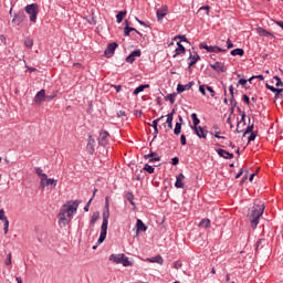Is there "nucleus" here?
<instances>
[{
	"label": "nucleus",
	"instance_id": "60",
	"mask_svg": "<svg viewBox=\"0 0 283 283\" xmlns=\"http://www.w3.org/2000/svg\"><path fill=\"white\" fill-rule=\"evenodd\" d=\"M180 143L181 145H187V137L185 135L180 136Z\"/></svg>",
	"mask_w": 283,
	"mask_h": 283
},
{
	"label": "nucleus",
	"instance_id": "35",
	"mask_svg": "<svg viewBox=\"0 0 283 283\" xmlns=\"http://www.w3.org/2000/svg\"><path fill=\"white\" fill-rule=\"evenodd\" d=\"M24 45L25 48H28L29 50H31L32 45H34V40L30 39V38H27L24 40Z\"/></svg>",
	"mask_w": 283,
	"mask_h": 283
},
{
	"label": "nucleus",
	"instance_id": "30",
	"mask_svg": "<svg viewBox=\"0 0 283 283\" xmlns=\"http://www.w3.org/2000/svg\"><path fill=\"white\" fill-rule=\"evenodd\" d=\"M127 17V11H119L116 15L117 23H123V19Z\"/></svg>",
	"mask_w": 283,
	"mask_h": 283
},
{
	"label": "nucleus",
	"instance_id": "23",
	"mask_svg": "<svg viewBox=\"0 0 283 283\" xmlns=\"http://www.w3.org/2000/svg\"><path fill=\"white\" fill-rule=\"evenodd\" d=\"M256 32H258L259 36H273V33H272V32L266 31V30H265L264 28H262V27H259V28L256 29Z\"/></svg>",
	"mask_w": 283,
	"mask_h": 283
},
{
	"label": "nucleus",
	"instance_id": "3",
	"mask_svg": "<svg viewBox=\"0 0 283 283\" xmlns=\"http://www.w3.org/2000/svg\"><path fill=\"white\" fill-rule=\"evenodd\" d=\"M108 224H109V208L105 209V211L103 212V222H102L101 233L97 240V244H103L105 242V238H107Z\"/></svg>",
	"mask_w": 283,
	"mask_h": 283
},
{
	"label": "nucleus",
	"instance_id": "57",
	"mask_svg": "<svg viewBox=\"0 0 283 283\" xmlns=\"http://www.w3.org/2000/svg\"><path fill=\"white\" fill-rule=\"evenodd\" d=\"M200 48H201L202 50H206L207 52H209V49H210V46L207 45V42H202V43L200 44Z\"/></svg>",
	"mask_w": 283,
	"mask_h": 283
},
{
	"label": "nucleus",
	"instance_id": "6",
	"mask_svg": "<svg viewBox=\"0 0 283 283\" xmlns=\"http://www.w3.org/2000/svg\"><path fill=\"white\" fill-rule=\"evenodd\" d=\"M25 12L27 14H30V21H32V23H36V4H28L25 7Z\"/></svg>",
	"mask_w": 283,
	"mask_h": 283
},
{
	"label": "nucleus",
	"instance_id": "5",
	"mask_svg": "<svg viewBox=\"0 0 283 283\" xmlns=\"http://www.w3.org/2000/svg\"><path fill=\"white\" fill-rule=\"evenodd\" d=\"M109 261L115 262V264H123V266H132L129 258L125 256V254H111Z\"/></svg>",
	"mask_w": 283,
	"mask_h": 283
},
{
	"label": "nucleus",
	"instance_id": "40",
	"mask_svg": "<svg viewBox=\"0 0 283 283\" xmlns=\"http://www.w3.org/2000/svg\"><path fill=\"white\" fill-rule=\"evenodd\" d=\"M163 118H165V116H161V117L153 120V124H150V126H153V129H158V123H160V120H163Z\"/></svg>",
	"mask_w": 283,
	"mask_h": 283
},
{
	"label": "nucleus",
	"instance_id": "15",
	"mask_svg": "<svg viewBox=\"0 0 283 283\" xmlns=\"http://www.w3.org/2000/svg\"><path fill=\"white\" fill-rule=\"evenodd\" d=\"M217 154H218V156H220L221 158H224L226 160H231V158H233V154H231L222 148H218Z\"/></svg>",
	"mask_w": 283,
	"mask_h": 283
},
{
	"label": "nucleus",
	"instance_id": "63",
	"mask_svg": "<svg viewBox=\"0 0 283 283\" xmlns=\"http://www.w3.org/2000/svg\"><path fill=\"white\" fill-rule=\"evenodd\" d=\"M180 266H182V263H180L179 261L175 262V269H180Z\"/></svg>",
	"mask_w": 283,
	"mask_h": 283
},
{
	"label": "nucleus",
	"instance_id": "20",
	"mask_svg": "<svg viewBox=\"0 0 283 283\" xmlns=\"http://www.w3.org/2000/svg\"><path fill=\"white\" fill-rule=\"evenodd\" d=\"M95 140L92 138V135H88V140L86 145V150L88 154L94 155L95 148H94Z\"/></svg>",
	"mask_w": 283,
	"mask_h": 283
},
{
	"label": "nucleus",
	"instance_id": "4",
	"mask_svg": "<svg viewBox=\"0 0 283 283\" xmlns=\"http://www.w3.org/2000/svg\"><path fill=\"white\" fill-rule=\"evenodd\" d=\"M191 119L193 123V126H191V129H193L198 138H207V130H203L201 126H199V129L201 130V135H200V130H198V125H200V119L198 118V115L196 113L191 114Z\"/></svg>",
	"mask_w": 283,
	"mask_h": 283
},
{
	"label": "nucleus",
	"instance_id": "33",
	"mask_svg": "<svg viewBox=\"0 0 283 283\" xmlns=\"http://www.w3.org/2000/svg\"><path fill=\"white\" fill-rule=\"evenodd\" d=\"M232 56H244V50L242 49H234L230 52Z\"/></svg>",
	"mask_w": 283,
	"mask_h": 283
},
{
	"label": "nucleus",
	"instance_id": "48",
	"mask_svg": "<svg viewBox=\"0 0 283 283\" xmlns=\"http://www.w3.org/2000/svg\"><path fill=\"white\" fill-rule=\"evenodd\" d=\"M9 229H10V221H4V227H3L4 235H8Z\"/></svg>",
	"mask_w": 283,
	"mask_h": 283
},
{
	"label": "nucleus",
	"instance_id": "31",
	"mask_svg": "<svg viewBox=\"0 0 283 283\" xmlns=\"http://www.w3.org/2000/svg\"><path fill=\"white\" fill-rule=\"evenodd\" d=\"M136 227L137 231H147V226L140 219L137 220Z\"/></svg>",
	"mask_w": 283,
	"mask_h": 283
},
{
	"label": "nucleus",
	"instance_id": "27",
	"mask_svg": "<svg viewBox=\"0 0 283 283\" xmlns=\"http://www.w3.org/2000/svg\"><path fill=\"white\" fill-rule=\"evenodd\" d=\"M198 227H200L201 229H209V227H211V220L209 219H202Z\"/></svg>",
	"mask_w": 283,
	"mask_h": 283
},
{
	"label": "nucleus",
	"instance_id": "39",
	"mask_svg": "<svg viewBox=\"0 0 283 283\" xmlns=\"http://www.w3.org/2000/svg\"><path fill=\"white\" fill-rule=\"evenodd\" d=\"M0 221H2L3 223L9 221L8 217H6V210L3 209H0Z\"/></svg>",
	"mask_w": 283,
	"mask_h": 283
},
{
	"label": "nucleus",
	"instance_id": "50",
	"mask_svg": "<svg viewBox=\"0 0 283 283\" xmlns=\"http://www.w3.org/2000/svg\"><path fill=\"white\" fill-rule=\"evenodd\" d=\"M255 138H258V133H255V132L251 133L249 138H248V143H251V142L255 140Z\"/></svg>",
	"mask_w": 283,
	"mask_h": 283
},
{
	"label": "nucleus",
	"instance_id": "32",
	"mask_svg": "<svg viewBox=\"0 0 283 283\" xmlns=\"http://www.w3.org/2000/svg\"><path fill=\"white\" fill-rule=\"evenodd\" d=\"M208 52H213L216 54L220 53V52H227V49H222L220 46H210L209 51Z\"/></svg>",
	"mask_w": 283,
	"mask_h": 283
},
{
	"label": "nucleus",
	"instance_id": "52",
	"mask_svg": "<svg viewBox=\"0 0 283 283\" xmlns=\"http://www.w3.org/2000/svg\"><path fill=\"white\" fill-rule=\"evenodd\" d=\"M206 90L210 93V96L213 98L216 96V91L211 86H206Z\"/></svg>",
	"mask_w": 283,
	"mask_h": 283
},
{
	"label": "nucleus",
	"instance_id": "8",
	"mask_svg": "<svg viewBox=\"0 0 283 283\" xmlns=\"http://www.w3.org/2000/svg\"><path fill=\"white\" fill-rule=\"evenodd\" d=\"M167 12H169V7L161 6L159 9H157V21H163L165 17H167Z\"/></svg>",
	"mask_w": 283,
	"mask_h": 283
},
{
	"label": "nucleus",
	"instance_id": "12",
	"mask_svg": "<svg viewBox=\"0 0 283 283\" xmlns=\"http://www.w3.org/2000/svg\"><path fill=\"white\" fill-rule=\"evenodd\" d=\"M125 23H126V27L124 28V36H129L130 32H136L137 34H139V36H143V34H140V32H138L136 28L129 27L128 20H126Z\"/></svg>",
	"mask_w": 283,
	"mask_h": 283
},
{
	"label": "nucleus",
	"instance_id": "42",
	"mask_svg": "<svg viewBox=\"0 0 283 283\" xmlns=\"http://www.w3.org/2000/svg\"><path fill=\"white\" fill-rule=\"evenodd\" d=\"M144 171H147L148 174H154L155 168L153 166H150L149 164H146L144 166Z\"/></svg>",
	"mask_w": 283,
	"mask_h": 283
},
{
	"label": "nucleus",
	"instance_id": "34",
	"mask_svg": "<svg viewBox=\"0 0 283 283\" xmlns=\"http://www.w3.org/2000/svg\"><path fill=\"white\" fill-rule=\"evenodd\" d=\"M180 132H182V123H176L174 129L175 136H180Z\"/></svg>",
	"mask_w": 283,
	"mask_h": 283
},
{
	"label": "nucleus",
	"instance_id": "17",
	"mask_svg": "<svg viewBox=\"0 0 283 283\" xmlns=\"http://www.w3.org/2000/svg\"><path fill=\"white\" fill-rule=\"evenodd\" d=\"M107 136H109V133H107V130L101 132L98 136V145H107Z\"/></svg>",
	"mask_w": 283,
	"mask_h": 283
},
{
	"label": "nucleus",
	"instance_id": "9",
	"mask_svg": "<svg viewBox=\"0 0 283 283\" xmlns=\"http://www.w3.org/2000/svg\"><path fill=\"white\" fill-rule=\"evenodd\" d=\"M193 85H196V83L193 81L189 82L186 85L178 84L177 85V94H182V92H189V90H191V87H193Z\"/></svg>",
	"mask_w": 283,
	"mask_h": 283
},
{
	"label": "nucleus",
	"instance_id": "2",
	"mask_svg": "<svg viewBox=\"0 0 283 283\" xmlns=\"http://www.w3.org/2000/svg\"><path fill=\"white\" fill-rule=\"evenodd\" d=\"M264 209V203L253 206L252 212L250 214V223L252 229H256L258 224H260V218H262Z\"/></svg>",
	"mask_w": 283,
	"mask_h": 283
},
{
	"label": "nucleus",
	"instance_id": "10",
	"mask_svg": "<svg viewBox=\"0 0 283 283\" xmlns=\"http://www.w3.org/2000/svg\"><path fill=\"white\" fill-rule=\"evenodd\" d=\"M33 102L35 105H41V103L45 102V90L42 88L40 92H38L33 98Z\"/></svg>",
	"mask_w": 283,
	"mask_h": 283
},
{
	"label": "nucleus",
	"instance_id": "29",
	"mask_svg": "<svg viewBox=\"0 0 283 283\" xmlns=\"http://www.w3.org/2000/svg\"><path fill=\"white\" fill-rule=\"evenodd\" d=\"M34 171L36 176H39L40 180L43 178H48V175L43 172V169H41V167H35Z\"/></svg>",
	"mask_w": 283,
	"mask_h": 283
},
{
	"label": "nucleus",
	"instance_id": "13",
	"mask_svg": "<svg viewBox=\"0 0 283 283\" xmlns=\"http://www.w3.org/2000/svg\"><path fill=\"white\" fill-rule=\"evenodd\" d=\"M145 160H149V163H160V156H158V153H150L148 155L144 156Z\"/></svg>",
	"mask_w": 283,
	"mask_h": 283
},
{
	"label": "nucleus",
	"instance_id": "61",
	"mask_svg": "<svg viewBox=\"0 0 283 283\" xmlns=\"http://www.w3.org/2000/svg\"><path fill=\"white\" fill-rule=\"evenodd\" d=\"M105 209H109V197H105Z\"/></svg>",
	"mask_w": 283,
	"mask_h": 283
},
{
	"label": "nucleus",
	"instance_id": "53",
	"mask_svg": "<svg viewBox=\"0 0 283 283\" xmlns=\"http://www.w3.org/2000/svg\"><path fill=\"white\" fill-rule=\"evenodd\" d=\"M242 101H243V103H245L247 105H251V99L249 98V95L243 94Z\"/></svg>",
	"mask_w": 283,
	"mask_h": 283
},
{
	"label": "nucleus",
	"instance_id": "44",
	"mask_svg": "<svg viewBox=\"0 0 283 283\" xmlns=\"http://www.w3.org/2000/svg\"><path fill=\"white\" fill-rule=\"evenodd\" d=\"M4 264L7 266H10V264H12V253H9L7 259L4 260Z\"/></svg>",
	"mask_w": 283,
	"mask_h": 283
},
{
	"label": "nucleus",
	"instance_id": "1",
	"mask_svg": "<svg viewBox=\"0 0 283 283\" xmlns=\"http://www.w3.org/2000/svg\"><path fill=\"white\" fill-rule=\"evenodd\" d=\"M80 205H81V201L74 200V201H69L61 208L57 216L60 227L63 228L66 224H70V222H72V216L76 213Z\"/></svg>",
	"mask_w": 283,
	"mask_h": 283
},
{
	"label": "nucleus",
	"instance_id": "25",
	"mask_svg": "<svg viewBox=\"0 0 283 283\" xmlns=\"http://www.w3.org/2000/svg\"><path fill=\"white\" fill-rule=\"evenodd\" d=\"M45 185H46V187H52L53 189H55L56 185H57V180L54 178H48V176H46Z\"/></svg>",
	"mask_w": 283,
	"mask_h": 283
},
{
	"label": "nucleus",
	"instance_id": "54",
	"mask_svg": "<svg viewBox=\"0 0 283 283\" xmlns=\"http://www.w3.org/2000/svg\"><path fill=\"white\" fill-rule=\"evenodd\" d=\"M199 92H200L203 96H207V86L200 85V86H199Z\"/></svg>",
	"mask_w": 283,
	"mask_h": 283
},
{
	"label": "nucleus",
	"instance_id": "45",
	"mask_svg": "<svg viewBox=\"0 0 283 283\" xmlns=\"http://www.w3.org/2000/svg\"><path fill=\"white\" fill-rule=\"evenodd\" d=\"M46 177L40 179V186L39 189H45V187H48V185L45 184Z\"/></svg>",
	"mask_w": 283,
	"mask_h": 283
},
{
	"label": "nucleus",
	"instance_id": "56",
	"mask_svg": "<svg viewBox=\"0 0 283 283\" xmlns=\"http://www.w3.org/2000/svg\"><path fill=\"white\" fill-rule=\"evenodd\" d=\"M125 116H127V113H125V111H118L117 112V118H123Z\"/></svg>",
	"mask_w": 283,
	"mask_h": 283
},
{
	"label": "nucleus",
	"instance_id": "36",
	"mask_svg": "<svg viewBox=\"0 0 283 283\" xmlns=\"http://www.w3.org/2000/svg\"><path fill=\"white\" fill-rule=\"evenodd\" d=\"M176 96H177L176 93L168 94V95L166 96V99L169 101V102L171 103V105H174V103H176Z\"/></svg>",
	"mask_w": 283,
	"mask_h": 283
},
{
	"label": "nucleus",
	"instance_id": "19",
	"mask_svg": "<svg viewBox=\"0 0 283 283\" xmlns=\"http://www.w3.org/2000/svg\"><path fill=\"white\" fill-rule=\"evenodd\" d=\"M174 118L172 115H167L166 125L164 124V127H166V134L171 132L174 129Z\"/></svg>",
	"mask_w": 283,
	"mask_h": 283
},
{
	"label": "nucleus",
	"instance_id": "14",
	"mask_svg": "<svg viewBox=\"0 0 283 283\" xmlns=\"http://www.w3.org/2000/svg\"><path fill=\"white\" fill-rule=\"evenodd\" d=\"M175 187H176L177 189H184V188H185V175H184V174H179V175L176 177Z\"/></svg>",
	"mask_w": 283,
	"mask_h": 283
},
{
	"label": "nucleus",
	"instance_id": "37",
	"mask_svg": "<svg viewBox=\"0 0 283 283\" xmlns=\"http://www.w3.org/2000/svg\"><path fill=\"white\" fill-rule=\"evenodd\" d=\"M283 88H279L274 94V103L277 101V98H283Z\"/></svg>",
	"mask_w": 283,
	"mask_h": 283
},
{
	"label": "nucleus",
	"instance_id": "22",
	"mask_svg": "<svg viewBox=\"0 0 283 283\" xmlns=\"http://www.w3.org/2000/svg\"><path fill=\"white\" fill-rule=\"evenodd\" d=\"M177 45H178V48L175 50L174 59H176V56H178L180 54H185V52H187V49H185V46L180 42H177Z\"/></svg>",
	"mask_w": 283,
	"mask_h": 283
},
{
	"label": "nucleus",
	"instance_id": "7",
	"mask_svg": "<svg viewBox=\"0 0 283 283\" xmlns=\"http://www.w3.org/2000/svg\"><path fill=\"white\" fill-rule=\"evenodd\" d=\"M116 48H118V43H109L104 52L105 56L107 59H112V56H114V52H116Z\"/></svg>",
	"mask_w": 283,
	"mask_h": 283
},
{
	"label": "nucleus",
	"instance_id": "64",
	"mask_svg": "<svg viewBox=\"0 0 283 283\" xmlns=\"http://www.w3.org/2000/svg\"><path fill=\"white\" fill-rule=\"evenodd\" d=\"M275 23H276V25H279V28L283 29V21H276Z\"/></svg>",
	"mask_w": 283,
	"mask_h": 283
},
{
	"label": "nucleus",
	"instance_id": "38",
	"mask_svg": "<svg viewBox=\"0 0 283 283\" xmlns=\"http://www.w3.org/2000/svg\"><path fill=\"white\" fill-rule=\"evenodd\" d=\"M126 198L133 207L136 206V203L134 202V195L132 192H127Z\"/></svg>",
	"mask_w": 283,
	"mask_h": 283
},
{
	"label": "nucleus",
	"instance_id": "21",
	"mask_svg": "<svg viewBox=\"0 0 283 283\" xmlns=\"http://www.w3.org/2000/svg\"><path fill=\"white\" fill-rule=\"evenodd\" d=\"M140 56V50L133 51L127 57L126 63H134L136 61V57Z\"/></svg>",
	"mask_w": 283,
	"mask_h": 283
},
{
	"label": "nucleus",
	"instance_id": "59",
	"mask_svg": "<svg viewBox=\"0 0 283 283\" xmlns=\"http://www.w3.org/2000/svg\"><path fill=\"white\" fill-rule=\"evenodd\" d=\"M178 163H180V159L178 157H174L171 159V165L176 166V165H178Z\"/></svg>",
	"mask_w": 283,
	"mask_h": 283
},
{
	"label": "nucleus",
	"instance_id": "41",
	"mask_svg": "<svg viewBox=\"0 0 283 283\" xmlns=\"http://www.w3.org/2000/svg\"><path fill=\"white\" fill-rule=\"evenodd\" d=\"M98 218H101L98 212H94L92 218H91V224H96V221L98 220Z\"/></svg>",
	"mask_w": 283,
	"mask_h": 283
},
{
	"label": "nucleus",
	"instance_id": "28",
	"mask_svg": "<svg viewBox=\"0 0 283 283\" xmlns=\"http://www.w3.org/2000/svg\"><path fill=\"white\" fill-rule=\"evenodd\" d=\"M229 92H230V96H231L230 103H231V105H233V107H237L238 106V102H235V96L233 95L234 94L233 85L229 86Z\"/></svg>",
	"mask_w": 283,
	"mask_h": 283
},
{
	"label": "nucleus",
	"instance_id": "11",
	"mask_svg": "<svg viewBox=\"0 0 283 283\" xmlns=\"http://www.w3.org/2000/svg\"><path fill=\"white\" fill-rule=\"evenodd\" d=\"M210 67L214 70V72H227V66H224V62H216L213 64H210Z\"/></svg>",
	"mask_w": 283,
	"mask_h": 283
},
{
	"label": "nucleus",
	"instance_id": "62",
	"mask_svg": "<svg viewBox=\"0 0 283 283\" xmlns=\"http://www.w3.org/2000/svg\"><path fill=\"white\" fill-rule=\"evenodd\" d=\"M227 44H228V50H231V48H233V43L231 42L230 39L227 40Z\"/></svg>",
	"mask_w": 283,
	"mask_h": 283
},
{
	"label": "nucleus",
	"instance_id": "47",
	"mask_svg": "<svg viewBox=\"0 0 283 283\" xmlns=\"http://www.w3.org/2000/svg\"><path fill=\"white\" fill-rule=\"evenodd\" d=\"M210 8L211 7H209V6H205V7H201L200 9H199V12H206V14H207V17H209V10H210Z\"/></svg>",
	"mask_w": 283,
	"mask_h": 283
},
{
	"label": "nucleus",
	"instance_id": "18",
	"mask_svg": "<svg viewBox=\"0 0 283 283\" xmlns=\"http://www.w3.org/2000/svg\"><path fill=\"white\" fill-rule=\"evenodd\" d=\"M188 59L190 61L188 70H191V66L196 65V63H198V61H200V55H198V53L191 54V51H190V55Z\"/></svg>",
	"mask_w": 283,
	"mask_h": 283
},
{
	"label": "nucleus",
	"instance_id": "26",
	"mask_svg": "<svg viewBox=\"0 0 283 283\" xmlns=\"http://www.w3.org/2000/svg\"><path fill=\"white\" fill-rule=\"evenodd\" d=\"M148 262L156 263V264H163L165 262V260L163 259L161 255H156V256L148 259Z\"/></svg>",
	"mask_w": 283,
	"mask_h": 283
},
{
	"label": "nucleus",
	"instance_id": "55",
	"mask_svg": "<svg viewBox=\"0 0 283 283\" xmlns=\"http://www.w3.org/2000/svg\"><path fill=\"white\" fill-rule=\"evenodd\" d=\"M176 39H180V41H184L185 43H189V40H187V36H185V35H177V36H175V40Z\"/></svg>",
	"mask_w": 283,
	"mask_h": 283
},
{
	"label": "nucleus",
	"instance_id": "51",
	"mask_svg": "<svg viewBox=\"0 0 283 283\" xmlns=\"http://www.w3.org/2000/svg\"><path fill=\"white\" fill-rule=\"evenodd\" d=\"M266 90H270V92L276 93L280 88H276L275 86H272L271 84H265Z\"/></svg>",
	"mask_w": 283,
	"mask_h": 283
},
{
	"label": "nucleus",
	"instance_id": "16",
	"mask_svg": "<svg viewBox=\"0 0 283 283\" xmlns=\"http://www.w3.org/2000/svg\"><path fill=\"white\" fill-rule=\"evenodd\" d=\"M247 113L245 112H242L241 113V120L238 122V125H237V133L238 134H242L243 129H240V126L242 125V127H244L247 125Z\"/></svg>",
	"mask_w": 283,
	"mask_h": 283
},
{
	"label": "nucleus",
	"instance_id": "49",
	"mask_svg": "<svg viewBox=\"0 0 283 283\" xmlns=\"http://www.w3.org/2000/svg\"><path fill=\"white\" fill-rule=\"evenodd\" d=\"M253 78H259L260 81L264 80V75H253L252 77H250L248 81L249 83H253Z\"/></svg>",
	"mask_w": 283,
	"mask_h": 283
},
{
	"label": "nucleus",
	"instance_id": "58",
	"mask_svg": "<svg viewBox=\"0 0 283 283\" xmlns=\"http://www.w3.org/2000/svg\"><path fill=\"white\" fill-rule=\"evenodd\" d=\"M247 83H248L247 80L241 78V80H239V82L237 83V87H240V85H245Z\"/></svg>",
	"mask_w": 283,
	"mask_h": 283
},
{
	"label": "nucleus",
	"instance_id": "24",
	"mask_svg": "<svg viewBox=\"0 0 283 283\" xmlns=\"http://www.w3.org/2000/svg\"><path fill=\"white\" fill-rule=\"evenodd\" d=\"M149 84H142L138 87L135 88V91L133 92V94L135 96H138V94H140V92H145V90H148Z\"/></svg>",
	"mask_w": 283,
	"mask_h": 283
},
{
	"label": "nucleus",
	"instance_id": "43",
	"mask_svg": "<svg viewBox=\"0 0 283 283\" xmlns=\"http://www.w3.org/2000/svg\"><path fill=\"white\" fill-rule=\"evenodd\" d=\"M274 81H276V87H283V82L282 78H280V76L275 75Z\"/></svg>",
	"mask_w": 283,
	"mask_h": 283
},
{
	"label": "nucleus",
	"instance_id": "46",
	"mask_svg": "<svg viewBox=\"0 0 283 283\" xmlns=\"http://www.w3.org/2000/svg\"><path fill=\"white\" fill-rule=\"evenodd\" d=\"M253 124L249 125L245 129V132L243 133V136H247V134H252L253 133Z\"/></svg>",
	"mask_w": 283,
	"mask_h": 283
}]
</instances>
